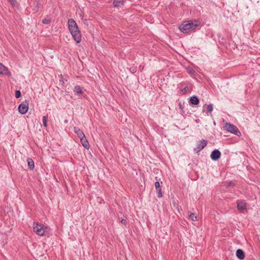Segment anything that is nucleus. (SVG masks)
Returning <instances> with one entry per match:
<instances>
[{"mask_svg":"<svg viewBox=\"0 0 260 260\" xmlns=\"http://www.w3.org/2000/svg\"><path fill=\"white\" fill-rule=\"evenodd\" d=\"M68 28L76 42L80 43L81 40V34L76 21L73 18L68 20Z\"/></svg>","mask_w":260,"mask_h":260,"instance_id":"1","label":"nucleus"},{"mask_svg":"<svg viewBox=\"0 0 260 260\" xmlns=\"http://www.w3.org/2000/svg\"><path fill=\"white\" fill-rule=\"evenodd\" d=\"M199 25L198 21H196L194 23L191 20H189L184 22L179 26V28L183 33H188L196 29Z\"/></svg>","mask_w":260,"mask_h":260,"instance_id":"2","label":"nucleus"},{"mask_svg":"<svg viewBox=\"0 0 260 260\" xmlns=\"http://www.w3.org/2000/svg\"><path fill=\"white\" fill-rule=\"evenodd\" d=\"M223 128L228 132L235 134L238 136L241 135V132L235 125L226 122L223 126Z\"/></svg>","mask_w":260,"mask_h":260,"instance_id":"3","label":"nucleus"},{"mask_svg":"<svg viewBox=\"0 0 260 260\" xmlns=\"http://www.w3.org/2000/svg\"><path fill=\"white\" fill-rule=\"evenodd\" d=\"M34 231L39 236H44L45 235L47 228L42 224L36 223L33 228Z\"/></svg>","mask_w":260,"mask_h":260,"instance_id":"4","label":"nucleus"},{"mask_svg":"<svg viewBox=\"0 0 260 260\" xmlns=\"http://www.w3.org/2000/svg\"><path fill=\"white\" fill-rule=\"evenodd\" d=\"M19 112L21 114H25L27 113L28 110V101L25 100L22 102L19 106L18 108Z\"/></svg>","mask_w":260,"mask_h":260,"instance_id":"5","label":"nucleus"},{"mask_svg":"<svg viewBox=\"0 0 260 260\" xmlns=\"http://www.w3.org/2000/svg\"><path fill=\"white\" fill-rule=\"evenodd\" d=\"M207 144V141L202 139L200 141V143L197 145V146L194 148V151L197 153L200 152L204 148H205Z\"/></svg>","mask_w":260,"mask_h":260,"instance_id":"6","label":"nucleus"},{"mask_svg":"<svg viewBox=\"0 0 260 260\" xmlns=\"http://www.w3.org/2000/svg\"><path fill=\"white\" fill-rule=\"evenodd\" d=\"M0 75H5L8 77L12 76V74L9 71L8 69L1 62H0Z\"/></svg>","mask_w":260,"mask_h":260,"instance_id":"7","label":"nucleus"},{"mask_svg":"<svg viewBox=\"0 0 260 260\" xmlns=\"http://www.w3.org/2000/svg\"><path fill=\"white\" fill-rule=\"evenodd\" d=\"M221 156V152L218 149H214L211 152L210 157L214 161L217 160Z\"/></svg>","mask_w":260,"mask_h":260,"instance_id":"8","label":"nucleus"},{"mask_svg":"<svg viewBox=\"0 0 260 260\" xmlns=\"http://www.w3.org/2000/svg\"><path fill=\"white\" fill-rule=\"evenodd\" d=\"M155 187L156 188V191L157 193V197L161 198L162 197V193L161 192V187L159 182L158 181H156L155 182Z\"/></svg>","mask_w":260,"mask_h":260,"instance_id":"9","label":"nucleus"},{"mask_svg":"<svg viewBox=\"0 0 260 260\" xmlns=\"http://www.w3.org/2000/svg\"><path fill=\"white\" fill-rule=\"evenodd\" d=\"M74 91L78 95L84 96V93L83 91V87L79 85H76L74 87Z\"/></svg>","mask_w":260,"mask_h":260,"instance_id":"10","label":"nucleus"},{"mask_svg":"<svg viewBox=\"0 0 260 260\" xmlns=\"http://www.w3.org/2000/svg\"><path fill=\"white\" fill-rule=\"evenodd\" d=\"M199 99L197 96L193 95L189 99V103L190 105H197L199 104Z\"/></svg>","mask_w":260,"mask_h":260,"instance_id":"11","label":"nucleus"},{"mask_svg":"<svg viewBox=\"0 0 260 260\" xmlns=\"http://www.w3.org/2000/svg\"><path fill=\"white\" fill-rule=\"evenodd\" d=\"M236 256L237 257L242 260V259H243L244 258H245V253L244 252V251L241 249H238L236 251Z\"/></svg>","mask_w":260,"mask_h":260,"instance_id":"12","label":"nucleus"},{"mask_svg":"<svg viewBox=\"0 0 260 260\" xmlns=\"http://www.w3.org/2000/svg\"><path fill=\"white\" fill-rule=\"evenodd\" d=\"M124 0H114L113 5L115 7L119 8L124 6Z\"/></svg>","mask_w":260,"mask_h":260,"instance_id":"13","label":"nucleus"},{"mask_svg":"<svg viewBox=\"0 0 260 260\" xmlns=\"http://www.w3.org/2000/svg\"><path fill=\"white\" fill-rule=\"evenodd\" d=\"M74 132L80 139L83 138L85 136L83 132L78 127H75Z\"/></svg>","mask_w":260,"mask_h":260,"instance_id":"14","label":"nucleus"},{"mask_svg":"<svg viewBox=\"0 0 260 260\" xmlns=\"http://www.w3.org/2000/svg\"><path fill=\"white\" fill-rule=\"evenodd\" d=\"M80 141H81V142L83 146L85 148L88 149L89 148V143H88V141L87 140L85 136H84V137H83V138H81Z\"/></svg>","mask_w":260,"mask_h":260,"instance_id":"15","label":"nucleus"},{"mask_svg":"<svg viewBox=\"0 0 260 260\" xmlns=\"http://www.w3.org/2000/svg\"><path fill=\"white\" fill-rule=\"evenodd\" d=\"M237 209L240 211H243L246 208V204L243 202H240L237 204Z\"/></svg>","mask_w":260,"mask_h":260,"instance_id":"16","label":"nucleus"},{"mask_svg":"<svg viewBox=\"0 0 260 260\" xmlns=\"http://www.w3.org/2000/svg\"><path fill=\"white\" fill-rule=\"evenodd\" d=\"M28 167L30 170H33L35 167V164L33 160L31 158H28L27 159Z\"/></svg>","mask_w":260,"mask_h":260,"instance_id":"17","label":"nucleus"},{"mask_svg":"<svg viewBox=\"0 0 260 260\" xmlns=\"http://www.w3.org/2000/svg\"><path fill=\"white\" fill-rule=\"evenodd\" d=\"M43 121V124L44 126L47 127V121H48V116H44L42 118Z\"/></svg>","mask_w":260,"mask_h":260,"instance_id":"18","label":"nucleus"},{"mask_svg":"<svg viewBox=\"0 0 260 260\" xmlns=\"http://www.w3.org/2000/svg\"><path fill=\"white\" fill-rule=\"evenodd\" d=\"M189 219H190L192 221H197V217L195 215L194 213H191L189 216Z\"/></svg>","mask_w":260,"mask_h":260,"instance_id":"19","label":"nucleus"},{"mask_svg":"<svg viewBox=\"0 0 260 260\" xmlns=\"http://www.w3.org/2000/svg\"><path fill=\"white\" fill-rule=\"evenodd\" d=\"M188 90V87L186 86V87H184L183 88L181 89V92L182 94H185L187 93Z\"/></svg>","mask_w":260,"mask_h":260,"instance_id":"20","label":"nucleus"},{"mask_svg":"<svg viewBox=\"0 0 260 260\" xmlns=\"http://www.w3.org/2000/svg\"><path fill=\"white\" fill-rule=\"evenodd\" d=\"M50 22V19L44 18L42 20V23L45 24H49Z\"/></svg>","mask_w":260,"mask_h":260,"instance_id":"21","label":"nucleus"},{"mask_svg":"<svg viewBox=\"0 0 260 260\" xmlns=\"http://www.w3.org/2000/svg\"><path fill=\"white\" fill-rule=\"evenodd\" d=\"M21 95V92L20 90H16L15 91V97L17 98V99H18L19 98Z\"/></svg>","mask_w":260,"mask_h":260,"instance_id":"22","label":"nucleus"},{"mask_svg":"<svg viewBox=\"0 0 260 260\" xmlns=\"http://www.w3.org/2000/svg\"><path fill=\"white\" fill-rule=\"evenodd\" d=\"M207 110L209 111V112H212V110H213V105L211 104H210L209 105H208L207 106Z\"/></svg>","mask_w":260,"mask_h":260,"instance_id":"23","label":"nucleus"},{"mask_svg":"<svg viewBox=\"0 0 260 260\" xmlns=\"http://www.w3.org/2000/svg\"><path fill=\"white\" fill-rule=\"evenodd\" d=\"M9 2L14 7L16 6L17 5V2L16 0H9Z\"/></svg>","mask_w":260,"mask_h":260,"instance_id":"24","label":"nucleus"},{"mask_svg":"<svg viewBox=\"0 0 260 260\" xmlns=\"http://www.w3.org/2000/svg\"><path fill=\"white\" fill-rule=\"evenodd\" d=\"M178 106L179 107V109H180V111H181V113H184V111H183V105L182 104V103L181 102H180L178 104Z\"/></svg>","mask_w":260,"mask_h":260,"instance_id":"25","label":"nucleus"},{"mask_svg":"<svg viewBox=\"0 0 260 260\" xmlns=\"http://www.w3.org/2000/svg\"><path fill=\"white\" fill-rule=\"evenodd\" d=\"M121 223L123 225H126L127 224V221L125 219H122L121 220Z\"/></svg>","mask_w":260,"mask_h":260,"instance_id":"26","label":"nucleus"},{"mask_svg":"<svg viewBox=\"0 0 260 260\" xmlns=\"http://www.w3.org/2000/svg\"><path fill=\"white\" fill-rule=\"evenodd\" d=\"M234 185H235V184L233 182H231L229 183V184L226 185V187H229L232 186H233Z\"/></svg>","mask_w":260,"mask_h":260,"instance_id":"27","label":"nucleus"},{"mask_svg":"<svg viewBox=\"0 0 260 260\" xmlns=\"http://www.w3.org/2000/svg\"><path fill=\"white\" fill-rule=\"evenodd\" d=\"M60 83H61V84H62V85H63V84H64V81H63V78H62V77H61V78H60Z\"/></svg>","mask_w":260,"mask_h":260,"instance_id":"28","label":"nucleus"}]
</instances>
